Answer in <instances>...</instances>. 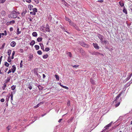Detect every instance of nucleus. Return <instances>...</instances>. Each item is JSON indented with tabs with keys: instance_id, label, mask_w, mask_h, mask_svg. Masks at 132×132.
<instances>
[{
	"instance_id": "obj_1",
	"label": "nucleus",
	"mask_w": 132,
	"mask_h": 132,
	"mask_svg": "<svg viewBox=\"0 0 132 132\" xmlns=\"http://www.w3.org/2000/svg\"><path fill=\"white\" fill-rule=\"evenodd\" d=\"M122 93V91L120 92L119 94L115 97L114 102H115L116 103L115 104L116 107H118L119 105L121 102L122 101L121 98L120 97Z\"/></svg>"
},
{
	"instance_id": "obj_2",
	"label": "nucleus",
	"mask_w": 132,
	"mask_h": 132,
	"mask_svg": "<svg viewBox=\"0 0 132 132\" xmlns=\"http://www.w3.org/2000/svg\"><path fill=\"white\" fill-rule=\"evenodd\" d=\"M17 16V15L15 11H13L8 15V17L9 18H15Z\"/></svg>"
},
{
	"instance_id": "obj_3",
	"label": "nucleus",
	"mask_w": 132,
	"mask_h": 132,
	"mask_svg": "<svg viewBox=\"0 0 132 132\" xmlns=\"http://www.w3.org/2000/svg\"><path fill=\"white\" fill-rule=\"evenodd\" d=\"M98 37L99 38L100 40H101V42L103 44L104 43L105 44H106L107 41L105 40H103V37L102 35L99 34L98 35Z\"/></svg>"
},
{
	"instance_id": "obj_4",
	"label": "nucleus",
	"mask_w": 132,
	"mask_h": 132,
	"mask_svg": "<svg viewBox=\"0 0 132 132\" xmlns=\"http://www.w3.org/2000/svg\"><path fill=\"white\" fill-rule=\"evenodd\" d=\"M92 54L93 55H95L96 56H98L99 55H103L101 53L98 52H92Z\"/></svg>"
},
{
	"instance_id": "obj_5",
	"label": "nucleus",
	"mask_w": 132,
	"mask_h": 132,
	"mask_svg": "<svg viewBox=\"0 0 132 132\" xmlns=\"http://www.w3.org/2000/svg\"><path fill=\"white\" fill-rule=\"evenodd\" d=\"M112 123V122H111L109 124L106 125L104 127V128H105V129L106 130H108L109 128V127H110L111 126Z\"/></svg>"
},
{
	"instance_id": "obj_6",
	"label": "nucleus",
	"mask_w": 132,
	"mask_h": 132,
	"mask_svg": "<svg viewBox=\"0 0 132 132\" xmlns=\"http://www.w3.org/2000/svg\"><path fill=\"white\" fill-rule=\"evenodd\" d=\"M93 45L95 49H99L100 48L99 47L98 45V44L97 43H93Z\"/></svg>"
},
{
	"instance_id": "obj_7",
	"label": "nucleus",
	"mask_w": 132,
	"mask_h": 132,
	"mask_svg": "<svg viewBox=\"0 0 132 132\" xmlns=\"http://www.w3.org/2000/svg\"><path fill=\"white\" fill-rule=\"evenodd\" d=\"M16 70V67L15 65H13L12 67V72L13 73H14L15 71Z\"/></svg>"
},
{
	"instance_id": "obj_8",
	"label": "nucleus",
	"mask_w": 132,
	"mask_h": 132,
	"mask_svg": "<svg viewBox=\"0 0 132 132\" xmlns=\"http://www.w3.org/2000/svg\"><path fill=\"white\" fill-rule=\"evenodd\" d=\"M16 44V42L14 41H13L10 44V45L11 46L13 47H14L15 46Z\"/></svg>"
},
{
	"instance_id": "obj_9",
	"label": "nucleus",
	"mask_w": 132,
	"mask_h": 132,
	"mask_svg": "<svg viewBox=\"0 0 132 132\" xmlns=\"http://www.w3.org/2000/svg\"><path fill=\"white\" fill-rule=\"evenodd\" d=\"M39 45L41 47V49L42 50L44 51V46L43 44L42 43H40Z\"/></svg>"
},
{
	"instance_id": "obj_10",
	"label": "nucleus",
	"mask_w": 132,
	"mask_h": 132,
	"mask_svg": "<svg viewBox=\"0 0 132 132\" xmlns=\"http://www.w3.org/2000/svg\"><path fill=\"white\" fill-rule=\"evenodd\" d=\"M35 43V42L34 40H32L30 43V45L31 46H32Z\"/></svg>"
},
{
	"instance_id": "obj_11",
	"label": "nucleus",
	"mask_w": 132,
	"mask_h": 132,
	"mask_svg": "<svg viewBox=\"0 0 132 132\" xmlns=\"http://www.w3.org/2000/svg\"><path fill=\"white\" fill-rule=\"evenodd\" d=\"M73 26L77 30H80L79 29L78 27L75 24Z\"/></svg>"
},
{
	"instance_id": "obj_12",
	"label": "nucleus",
	"mask_w": 132,
	"mask_h": 132,
	"mask_svg": "<svg viewBox=\"0 0 132 132\" xmlns=\"http://www.w3.org/2000/svg\"><path fill=\"white\" fill-rule=\"evenodd\" d=\"M1 14L2 16H5L6 15V12L4 11H2L1 12Z\"/></svg>"
},
{
	"instance_id": "obj_13",
	"label": "nucleus",
	"mask_w": 132,
	"mask_h": 132,
	"mask_svg": "<svg viewBox=\"0 0 132 132\" xmlns=\"http://www.w3.org/2000/svg\"><path fill=\"white\" fill-rule=\"evenodd\" d=\"M10 78H7L6 80L5 83L7 84L10 81Z\"/></svg>"
},
{
	"instance_id": "obj_14",
	"label": "nucleus",
	"mask_w": 132,
	"mask_h": 132,
	"mask_svg": "<svg viewBox=\"0 0 132 132\" xmlns=\"http://www.w3.org/2000/svg\"><path fill=\"white\" fill-rule=\"evenodd\" d=\"M17 32L16 34L19 35L21 33V31H19V28L18 27L17 28Z\"/></svg>"
},
{
	"instance_id": "obj_15",
	"label": "nucleus",
	"mask_w": 132,
	"mask_h": 132,
	"mask_svg": "<svg viewBox=\"0 0 132 132\" xmlns=\"http://www.w3.org/2000/svg\"><path fill=\"white\" fill-rule=\"evenodd\" d=\"M32 35L34 37H36L37 36V34L36 32H34L32 33Z\"/></svg>"
},
{
	"instance_id": "obj_16",
	"label": "nucleus",
	"mask_w": 132,
	"mask_h": 132,
	"mask_svg": "<svg viewBox=\"0 0 132 132\" xmlns=\"http://www.w3.org/2000/svg\"><path fill=\"white\" fill-rule=\"evenodd\" d=\"M33 6L32 5H29L28 6V8L30 10H32V9H33Z\"/></svg>"
},
{
	"instance_id": "obj_17",
	"label": "nucleus",
	"mask_w": 132,
	"mask_h": 132,
	"mask_svg": "<svg viewBox=\"0 0 132 132\" xmlns=\"http://www.w3.org/2000/svg\"><path fill=\"white\" fill-rule=\"evenodd\" d=\"M43 38L41 37H38L37 39V41L38 42H39L41 41L42 40Z\"/></svg>"
},
{
	"instance_id": "obj_18",
	"label": "nucleus",
	"mask_w": 132,
	"mask_h": 132,
	"mask_svg": "<svg viewBox=\"0 0 132 132\" xmlns=\"http://www.w3.org/2000/svg\"><path fill=\"white\" fill-rule=\"evenodd\" d=\"M11 50H9L7 52V54L9 56H10V55L11 54Z\"/></svg>"
},
{
	"instance_id": "obj_19",
	"label": "nucleus",
	"mask_w": 132,
	"mask_h": 132,
	"mask_svg": "<svg viewBox=\"0 0 132 132\" xmlns=\"http://www.w3.org/2000/svg\"><path fill=\"white\" fill-rule=\"evenodd\" d=\"M69 24L72 26H73V25L75 24V23H73L71 21V20H70V21H69Z\"/></svg>"
},
{
	"instance_id": "obj_20",
	"label": "nucleus",
	"mask_w": 132,
	"mask_h": 132,
	"mask_svg": "<svg viewBox=\"0 0 132 132\" xmlns=\"http://www.w3.org/2000/svg\"><path fill=\"white\" fill-rule=\"evenodd\" d=\"M38 87L39 90H41L43 89V87L40 85L38 86Z\"/></svg>"
},
{
	"instance_id": "obj_21",
	"label": "nucleus",
	"mask_w": 132,
	"mask_h": 132,
	"mask_svg": "<svg viewBox=\"0 0 132 132\" xmlns=\"http://www.w3.org/2000/svg\"><path fill=\"white\" fill-rule=\"evenodd\" d=\"M123 13H125L126 14H127V10L125 8V7L123 8Z\"/></svg>"
},
{
	"instance_id": "obj_22",
	"label": "nucleus",
	"mask_w": 132,
	"mask_h": 132,
	"mask_svg": "<svg viewBox=\"0 0 132 132\" xmlns=\"http://www.w3.org/2000/svg\"><path fill=\"white\" fill-rule=\"evenodd\" d=\"M45 32L47 31V32H50V30L48 27H46L45 28Z\"/></svg>"
},
{
	"instance_id": "obj_23",
	"label": "nucleus",
	"mask_w": 132,
	"mask_h": 132,
	"mask_svg": "<svg viewBox=\"0 0 132 132\" xmlns=\"http://www.w3.org/2000/svg\"><path fill=\"white\" fill-rule=\"evenodd\" d=\"M119 4L121 6H124V3L123 2L120 1L119 2Z\"/></svg>"
},
{
	"instance_id": "obj_24",
	"label": "nucleus",
	"mask_w": 132,
	"mask_h": 132,
	"mask_svg": "<svg viewBox=\"0 0 132 132\" xmlns=\"http://www.w3.org/2000/svg\"><path fill=\"white\" fill-rule=\"evenodd\" d=\"M48 57V55L47 54H46L45 55H44L43 56V57L44 59H46Z\"/></svg>"
},
{
	"instance_id": "obj_25",
	"label": "nucleus",
	"mask_w": 132,
	"mask_h": 132,
	"mask_svg": "<svg viewBox=\"0 0 132 132\" xmlns=\"http://www.w3.org/2000/svg\"><path fill=\"white\" fill-rule=\"evenodd\" d=\"M55 77L56 78V80H59V77L58 75H55Z\"/></svg>"
},
{
	"instance_id": "obj_26",
	"label": "nucleus",
	"mask_w": 132,
	"mask_h": 132,
	"mask_svg": "<svg viewBox=\"0 0 132 132\" xmlns=\"http://www.w3.org/2000/svg\"><path fill=\"white\" fill-rule=\"evenodd\" d=\"M35 47L36 50H38L39 48V46L36 45L35 46Z\"/></svg>"
},
{
	"instance_id": "obj_27",
	"label": "nucleus",
	"mask_w": 132,
	"mask_h": 132,
	"mask_svg": "<svg viewBox=\"0 0 132 132\" xmlns=\"http://www.w3.org/2000/svg\"><path fill=\"white\" fill-rule=\"evenodd\" d=\"M33 12H35V13L37 12L38 10L36 8H34L32 9Z\"/></svg>"
},
{
	"instance_id": "obj_28",
	"label": "nucleus",
	"mask_w": 132,
	"mask_h": 132,
	"mask_svg": "<svg viewBox=\"0 0 132 132\" xmlns=\"http://www.w3.org/2000/svg\"><path fill=\"white\" fill-rule=\"evenodd\" d=\"M11 128V126L10 125H9L6 127V129L8 130V131H9V130Z\"/></svg>"
},
{
	"instance_id": "obj_29",
	"label": "nucleus",
	"mask_w": 132,
	"mask_h": 132,
	"mask_svg": "<svg viewBox=\"0 0 132 132\" xmlns=\"http://www.w3.org/2000/svg\"><path fill=\"white\" fill-rule=\"evenodd\" d=\"M13 92H12L11 94L10 95V96L11 97V101L13 100Z\"/></svg>"
},
{
	"instance_id": "obj_30",
	"label": "nucleus",
	"mask_w": 132,
	"mask_h": 132,
	"mask_svg": "<svg viewBox=\"0 0 132 132\" xmlns=\"http://www.w3.org/2000/svg\"><path fill=\"white\" fill-rule=\"evenodd\" d=\"M90 82L93 85H94V82L93 79L92 78H91L90 79Z\"/></svg>"
},
{
	"instance_id": "obj_31",
	"label": "nucleus",
	"mask_w": 132,
	"mask_h": 132,
	"mask_svg": "<svg viewBox=\"0 0 132 132\" xmlns=\"http://www.w3.org/2000/svg\"><path fill=\"white\" fill-rule=\"evenodd\" d=\"M4 65L7 67H8L9 65V64L7 62H5L4 63Z\"/></svg>"
},
{
	"instance_id": "obj_32",
	"label": "nucleus",
	"mask_w": 132,
	"mask_h": 132,
	"mask_svg": "<svg viewBox=\"0 0 132 132\" xmlns=\"http://www.w3.org/2000/svg\"><path fill=\"white\" fill-rule=\"evenodd\" d=\"M7 61L9 62H10L11 61V60L10 59V56H9L8 57Z\"/></svg>"
},
{
	"instance_id": "obj_33",
	"label": "nucleus",
	"mask_w": 132,
	"mask_h": 132,
	"mask_svg": "<svg viewBox=\"0 0 132 132\" xmlns=\"http://www.w3.org/2000/svg\"><path fill=\"white\" fill-rule=\"evenodd\" d=\"M80 44L82 46L84 47L86 44L84 42H81L80 43Z\"/></svg>"
},
{
	"instance_id": "obj_34",
	"label": "nucleus",
	"mask_w": 132,
	"mask_h": 132,
	"mask_svg": "<svg viewBox=\"0 0 132 132\" xmlns=\"http://www.w3.org/2000/svg\"><path fill=\"white\" fill-rule=\"evenodd\" d=\"M65 20L66 21H68L69 22V21H70V19H69V18L67 17L66 16H65Z\"/></svg>"
},
{
	"instance_id": "obj_35",
	"label": "nucleus",
	"mask_w": 132,
	"mask_h": 132,
	"mask_svg": "<svg viewBox=\"0 0 132 132\" xmlns=\"http://www.w3.org/2000/svg\"><path fill=\"white\" fill-rule=\"evenodd\" d=\"M33 57V56L32 55H31L29 57V60L31 61L32 60V59Z\"/></svg>"
},
{
	"instance_id": "obj_36",
	"label": "nucleus",
	"mask_w": 132,
	"mask_h": 132,
	"mask_svg": "<svg viewBox=\"0 0 132 132\" xmlns=\"http://www.w3.org/2000/svg\"><path fill=\"white\" fill-rule=\"evenodd\" d=\"M6 84H4L3 86L2 87L3 89V90H4L5 89V88H6Z\"/></svg>"
},
{
	"instance_id": "obj_37",
	"label": "nucleus",
	"mask_w": 132,
	"mask_h": 132,
	"mask_svg": "<svg viewBox=\"0 0 132 132\" xmlns=\"http://www.w3.org/2000/svg\"><path fill=\"white\" fill-rule=\"evenodd\" d=\"M4 67L3 66L1 68V69L0 70V73L1 74H2V72H1V70H3L4 69Z\"/></svg>"
},
{
	"instance_id": "obj_38",
	"label": "nucleus",
	"mask_w": 132,
	"mask_h": 132,
	"mask_svg": "<svg viewBox=\"0 0 132 132\" xmlns=\"http://www.w3.org/2000/svg\"><path fill=\"white\" fill-rule=\"evenodd\" d=\"M15 87H16L14 85H13L11 87V89L12 90H14L15 89Z\"/></svg>"
},
{
	"instance_id": "obj_39",
	"label": "nucleus",
	"mask_w": 132,
	"mask_h": 132,
	"mask_svg": "<svg viewBox=\"0 0 132 132\" xmlns=\"http://www.w3.org/2000/svg\"><path fill=\"white\" fill-rule=\"evenodd\" d=\"M37 53L39 55H41L42 54V52L41 51L39 50L37 51Z\"/></svg>"
},
{
	"instance_id": "obj_40",
	"label": "nucleus",
	"mask_w": 132,
	"mask_h": 132,
	"mask_svg": "<svg viewBox=\"0 0 132 132\" xmlns=\"http://www.w3.org/2000/svg\"><path fill=\"white\" fill-rule=\"evenodd\" d=\"M67 105L68 106H70V101H68L67 103Z\"/></svg>"
},
{
	"instance_id": "obj_41",
	"label": "nucleus",
	"mask_w": 132,
	"mask_h": 132,
	"mask_svg": "<svg viewBox=\"0 0 132 132\" xmlns=\"http://www.w3.org/2000/svg\"><path fill=\"white\" fill-rule=\"evenodd\" d=\"M6 0H0V3H3L6 1Z\"/></svg>"
},
{
	"instance_id": "obj_42",
	"label": "nucleus",
	"mask_w": 132,
	"mask_h": 132,
	"mask_svg": "<svg viewBox=\"0 0 132 132\" xmlns=\"http://www.w3.org/2000/svg\"><path fill=\"white\" fill-rule=\"evenodd\" d=\"M19 52L20 53H23V49L21 48L19 50Z\"/></svg>"
},
{
	"instance_id": "obj_43",
	"label": "nucleus",
	"mask_w": 132,
	"mask_h": 132,
	"mask_svg": "<svg viewBox=\"0 0 132 132\" xmlns=\"http://www.w3.org/2000/svg\"><path fill=\"white\" fill-rule=\"evenodd\" d=\"M22 62H23V61H22V60L21 61L20 63V68H21L22 67V66H23L22 63Z\"/></svg>"
},
{
	"instance_id": "obj_44",
	"label": "nucleus",
	"mask_w": 132,
	"mask_h": 132,
	"mask_svg": "<svg viewBox=\"0 0 132 132\" xmlns=\"http://www.w3.org/2000/svg\"><path fill=\"white\" fill-rule=\"evenodd\" d=\"M30 13L31 14H32L33 15H35L36 14V13L34 12H30Z\"/></svg>"
},
{
	"instance_id": "obj_45",
	"label": "nucleus",
	"mask_w": 132,
	"mask_h": 132,
	"mask_svg": "<svg viewBox=\"0 0 132 132\" xmlns=\"http://www.w3.org/2000/svg\"><path fill=\"white\" fill-rule=\"evenodd\" d=\"M73 119V118H71L70 119L68 120V123H69Z\"/></svg>"
},
{
	"instance_id": "obj_46",
	"label": "nucleus",
	"mask_w": 132,
	"mask_h": 132,
	"mask_svg": "<svg viewBox=\"0 0 132 132\" xmlns=\"http://www.w3.org/2000/svg\"><path fill=\"white\" fill-rule=\"evenodd\" d=\"M62 87L64 88H65L67 89H69V88L68 87H67V86H62Z\"/></svg>"
},
{
	"instance_id": "obj_47",
	"label": "nucleus",
	"mask_w": 132,
	"mask_h": 132,
	"mask_svg": "<svg viewBox=\"0 0 132 132\" xmlns=\"http://www.w3.org/2000/svg\"><path fill=\"white\" fill-rule=\"evenodd\" d=\"M28 87L30 90L32 88V86L30 84L28 85Z\"/></svg>"
},
{
	"instance_id": "obj_48",
	"label": "nucleus",
	"mask_w": 132,
	"mask_h": 132,
	"mask_svg": "<svg viewBox=\"0 0 132 132\" xmlns=\"http://www.w3.org/2000/svg\"><path fill=\"white\" fill-rule=\"evenodd\" d=\"M67 54H68L69 56L70 57H71V54L70 52H68V53H67Z\"/></svg>"
},
{
	"instance_id": "obj_49",
	"label": "nucleus",
	"mask_w": 132,
	"mask_h": 132,
	"mask_svg": "<svg viewBox=\"0 0 132 132\" xmlns=\"http://www.w3.org/2000/svg\"><path fill=\"white\" fill-rule=\"evenodd\" d=\"M50 49L49 47L46 48L45 49V51L46 52H48L49 51Z\"/></svg>"
},
{
	"instance_id": "obj_50",
	"label": "nucleus",
	"mask_w": 132,
	"mask_h": 132,
	"mask_svg": "<svg viewBox=\"0 0 132 132\" xmlns=\"http://www.w3.org/2000/svg\"><path fill=\"white\" fill-rule=\"evenodd\" d=\"M5 45V43H4L2 45L1 47V48L0 49L3 48H4Z\"/></svg>"
},
{
	"instance_id": "obj_51",
	"label": "nucleus",
	"mask_w": 132,
	"mask_h": 132,
	"mask_svg": "<svg viewBox=\"0 0 132 132\" xmlns=\"http://www.w3.org/2000/svg\"><path fill=\"white\" fill-rule=\"evenodd\" d=\"M116 126L112 127L110 129V130L111 131L112 130L116 128Z\"/></svg>"
},
{
	"instance_id": "obj_52",
	"label": "nucleus",
	"mask_w": 132,
	"mask_h": 132,
	"mask_svg": "<svg viewBox=\"0 0 132 132\" xmlns=\"http://www.w3.org/2000/svg\"><path fill=\"white\" fill-rule=\"evenodd\" d=\"M89 45L87 44H86L84 47L88 48V47H89Z\"/></svg>"
},
{
	"instance_id": "obj_53",
	"label": "nucleus",
	"mask_w": 132,
	"mask_h": 132,
	"mask_svg": "<svg viewBox=\"0 0 132 132\" xmlns=\"http://www.w3.org/2000/svg\"><path fill=\"white\" fill-rule=\"evenodd\" d=\"M89 45L87 44H86L84 47L88 48V47H89Z\"/></svg>"
},
{
	"instance_id": "obj_54",
	"label": "nucleus",
	"mask_w": 132,
	"mask_h": 132,
	"mask_svg": "<svg viewBox=\"0 0 132 132\" xmlns=\"http://www.w3.org/2000/svg\"><path fill=\"white\" fill-rule=\"evenodd\" d=\"M26 2L28 3H30L31 2V0H26Z\"/></svg>"
},
{
	"instance_id": "obj_55",
	"label": "nucleus",
	"mask_w": 132,
	"mask_h": 132,
	"mask_svg": "<svg viewBox=\"0 0 132 132\" xmlns=\"http://www.w3.org/2000/svg\"><path fill=\"white\" fill-rule=\"evenodd\" d=\"M15 22V21L14 20H12L10 22V23H14Z\"/></svg>"
},
{
	"instance_id": "obj_56",
	"label": "nucleus",
	"mask_w": 132,
	"mask_h": 132,
	"mask_svg": "<svg viewBox=\"0 0 132 132\" xmlns=\"http://www.w3.org/2000/svg\"><path fill=\"white\" fill-rule=\"evenodd\" d=\"M39 104H38L37 105H36L34 106V109H36V108H37L38 107H39Z\"/></svg>"
},
{
	"instance_id": "obj_57",
	"label": "nucleus",
	"mask_w": 132,
	"mask_h": 132,
	"mask_svg": "<svg viewBox=\"0 0 132 132\" xmlns=\"http://www.w3.org/2000/svg\"><path fill=\"white\" fill-rule=\"evenodd\" d=\"M35 3L37 4L39 3V1L38 0H34Z\"/></svg>"
},
{
	"instance_id": "obj_58",
	"label": "nucleus",
	"mask_w": 132,
	"mask_h": 132,
	"mask_svg": "<svg viewBox=\"0 0 132 132\" xmlns=\"http://www.w3.org/2000/svg\"><path fill=\"white\" fill-rule=\"evenodd\" d=\"M5 100L4 98H2L1 100V102H4Z\"/></svg>"
},
{
	"instance_id": "obj_59",
	"label": "nucleus",
	"mask_w": 132,
	"mask_h": 132,
	"mask_svg": "<svg viewBox=\"0 0 132 132\" xmlns=\"http://www.w3.org/2000/svg\"><path fill=\"white\" fill-rule=\"evenodd\" d=\"M72 67L74 68H77L79 66V65H72Z\"/></svg>"
},
{
	"instance_id": "obj_60",
	"label": "nucleus",
	"mask_w": 132,
	"mask_h": 132,
	"mask_svg": "<svg viewBox=\"0 0 132 132\" xmlns=\"http://www.w3.org/2000/svg\"><path fill=\"white\" fill-rule=\"evenodd\" d=\"M10 31H13V29L12 27H11L10 28Z\"/></svg>"
},
{
	"instance_id": "obj_61",
	"label": "nucleus",
	"mask_w": 132,
	"mask_h": 132,
	"mask_svg": "<svg viewBox=\"0 0 132 132\" xmlns=\"http://www.w3.org/2000/svg\"><path fill=\"white\" fill-rule=\"evenodd\" d=\"M4 34H5V36H6L7 35V31L6 30H4Z\"/></svg>"
},
{
	"instance_id": "obj_62",
	"label": "nucleus",
	"mask_w": 132,
	"mask_h": 132,
	"mask_svg": "<svg viewBox=\"0 0 132 132\" xmlns=\"http://www.w3.org/2000/svg\"><path fill=\"white\" fill-rule=\"evenodd\" d=\"M15 53V52L14 51H13L12 53V55H13V56H14V54Z\"/></svg>"
},
{
	"instance_id": "obj_63",
	"label": "nucleus",
	"mask_w": 132,
	"mask_h": 132,
	"mask_svg": "<svg viewBox=\"0 0 132 132\" xmlns=\"http://www.w3.org/2000/svg\"><path fill=\"white\" fill-rule=\"evenodd\" d=\"M8 68H6L4 70V72H6L8 70Z\"/></svg>"
},
{
	"instance_id": "obj_64",
	"label": "nucleus",
	"mask_w": 132,
	"mask_h": 132,
	"mask_svg": "<svg viewBox=\"0 0 132 132\" xmlns=\"http://www.w3.org/2000/svg\"><path fill=\"white\" fill-rule=\"evenodd\" d=\"M62 120V119H60L58 121V122H60Z\"/></svg>"
}]
</instances>
